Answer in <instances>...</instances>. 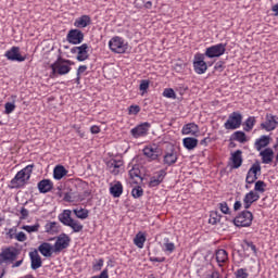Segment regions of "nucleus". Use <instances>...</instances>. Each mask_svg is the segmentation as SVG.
I'll use <instances>...</instances> for the list:
<instances>
[{
	"instance_id": "45",
	"label": "nucleus",
	"mask_w": 278,
	"mask_h": 278,
	"mask_svg": "<svg viewBox=\"0 0 278 278\" xmlns=\"http://www.w3.org/2000/svg\"><path fill=\"white\" fill-rule=\"evenodd\" d=\"M144 194V190L140 187L137 186L131 190V195L134 197V199H139Z\"/></svg>"
},
{
	"instance_id": "55",
	"label": "nucleus",
	"mask_w": 278,
	"mask_h": 278,
	"mask_svg": "<svg viewBox=\"0 0 278 278\" xmlns=\"http://www.w3.org/2000/svg\"><path fill=\"white\" fill-rule=\"evenodd\" d=\"M128 175H130L131 179L140 178V170L138 168H132L128 172Z\"/></svg>"
},
{
	"instance_id": "30",
	"label": "nucleus",
	"mask_w": 278,
	"mask_h": 278,
	"mask_svg": "<svg viewBox=\"0 0 278 278\" xmlns=\"http://www.w3.org/2000/svg\"><path fill=\"white\" fill-rule=\"evenodd\" d=\"M270 143V138L268 136H262L255 140L254 147L256 151H261L262 149H266Z\"/></svg>"
},
{
	"instance_id": "61",
	"label": "nucleus",
	"mask_w": 278,
	"mask_h": 278,
	"mask_svg": "<svg viewBox=\"0 0 278 278\" xmlns=\"http://www.w3.org/2000/svg\"><path fill=\"white\" fill-rule=\"evenodd\" d=\"M149 261L150 262L163 263V262H165V257L164 256H162V257L150 256Z\"/></svg>"
},
{
	"instance_id": "19",
	"label": "nucleus",
	"mask_w": 278,
	"mask_h": 278,
	"mask_svg": "<svg viewBox=\"0 0 278 278\" xmlns=\"http://www.w3.org/2000/svg\"><path fill=\"white\" fill-rule=\"evenodd\" d=\"M261 199V195L258 192L251 190L249 191L243 199V206L244 210H250L252 204Z\"/></svg>"
},
{
	"instance_id": "48",
	"label": "nucleus",
	"mask_w": 278,
	"mask_h": 278,
	"mask_svg": "<svg viewBox=\"0 0 278 278\" xmlns=\"http://www.w3.org/2000/svg\"><path fill=\"white\" fill-rule=\"evenodd\" d=\"M236 278H249L250 274L248 271L247 268H239L236 273H235Z\"/></svg>"
},
{
	"instance_id": "32",
	"label": "nucleus",
	"mask_w": 278,
	"mask_h": 278,
	"mask_svg": "<svg viewBox=\"0 0 278 278\" xmlns=\"http://www.w3.org/2000/svg\"><path fill=\"white\" fill-rule=\"evenodd\" d=\"M198 143H199V140L193 137H186L182 140V144H184L185 149H187V150L197 149Z\"/></svg>"
},
{
	"instance_id": "60",
	"label": "nucleus",
	"mask_w": 278,
	"mask_h": 278,
	"mask_svg": "<svg viewBox=\"0 0 278 278\" xmlns=\"http://www.w3.org/2000/svg\"><path fill=\"white\" fill-rule=\"evenodd\" d=\"M90 132H91L92 135L101 134V127H99V126H97V125H92V126L90 127Z\"/></svg>"
},
{
	"instance_id": "41",
	"label": "nucleus",
	"mask_w": 278,
	"mask_h": 278,
	"mask_svg": "<svg viewBox=\"0 0 278 278\" xmlns=\"http://www.w3.org/2000/svg\"><path fill=\"white\" fill-rule=\"evenodd\" d=\"M41 225L36 223L33 226L24 225L21 227L22 230L27 231L28 233L38 232L40 231Z\"/></svg>"
},
{
	"instance_id": "17",
	"label": "nucleus",
	"mask_w": 278,
	"mask_h": 278,
	"mask_svg": "<svg viewBox=\"0 0 278 278\" xmlns=\"http://www.w3.org/2000/svg\"><path fill=\"white\" fill-rule=\"evenodd\" d=\"M166 175H167V173L165 169H161V170L154 173V175L150 178L149 188H155V187L162 185Z\"/></svg>"
},
{
	"instance_id": "25",
	"label": "nucleus",
	"mask_w": 278,
	"mask_h": 278,
	"mask_svg": "<svg viewBox=\"0 0 278 278\" xmlns=\"http://www.w3.org/2000/svg\"><path fill=\"white\" fill-rule=\"evenodd\" d=\"M92 23L89 15H81L75 20L74 26L78 29H85Z\"/></svg>"
},
{
	"instance_id": "64",
	"label": "nucleus",
	"mask_w": 278,
	"mask_h": 278,
	"mask_svg": "<svg viewBox=\"0 0 278 278\" xmlns=\"http://www.w3.org/2000/svg\"><path fill=\"white\" fill-rule=\"evenodd\" d=\"M271 11L276 13V16H278V3L273 5Z\"/></svg>"
},
{
	"instance_id": "42",
	"label": "nucleus",
	"mask_w": 278,
	"mask_h": 278,
	"mask_svg": "<svg viewBox=\"0 0 278 278\" xmlns=\"http://www.w3.org/2000/svg\"><path fill=\"white\" fill-rule=\"evenodd\" d=\"M222 220V215L218 212H211L208 224L210 225H217Z\"/></svg>"
},
{
	"instance_id": "50",
	"label": "nucleus",
	"mask_w": 278,
	"mask_h": 278,
	"mask_svg": "<svg viewBox=\"0 0 278 278\" xmlns=\"http://www.w3.org/2000/svg\"><path fill=\"white\" fill-rule=\"evenodd\" d=\"M4 109H5V111H4L5 114L10 115L12 112H15L16 105L14 103L7 102L5 105H4Z\"/></svg>"
},
{
	"instance_id": "47",
	"label": "nucleus",
	"mask_w": 278,
	"mask_h": 278,
	"mask_svg": "<svg viewBox=\"0 0 278 278\" xmlns=\"http://www.w3.org/2000/svg\"><path fill=\"white\" fill-rule=\"evenodd\" d=\"M103 266H104L103 258L96 260V262L92 264V270L100 271V270H102Z\"/></svg>"
},
{
	"instance_id": "14",
	"label": "nucleus",
	"mask_w": 278,
	"mask_h": 278,
	"mask_svg": "<svg viewBox=\"0 0 278 278\" xmlns=\"http://www.w3.org/2000/svg\"><path fill=\"white\" fill-rule=\"evenodd\" d=\"M150 127L151 125L149 122H143L140 125H137L135 128H131L130 134L135 139L142 138L148 135Z\"/></svg>"
},
{
	"instance_id": "18",
	"label": "nucleus",
	"mask_w": 278,
	"mask_h": 278,
	"mask_svg": "<svg viewBox=\"0 0 278 278\" xmlns=\"http://www.w3.org/2000/svg\"><path fill=\"white\" fill-rule=\"evenodd\" d=\"M229 161L231 169H239L243 163L242 151L237 150L236 152H231Z\"/></svg>"
},
{
	"instance_id": "26",
	"label": "nucleus",
	"mask_w": 278,
	"mask_h": 278,
	"mask_svg": "<svg viewBox=\"0 0 278 278\" xmlns=\"http://www.w3.org/2000/svg\"><path fill=\"white\" fill-rule=\"evenodd\" d=\"M178 159L177 152L175 150H170L168 152H165V155H163V164L167 166H172L176 164Z\"/></svg>"
},
{
	"instance_id": "8",
	"label": "nucleus",
	"mask_w": 278,
	"mask_h": 278,
	"mask_svg": "<svg viewBox=\"0 0 278 278\" xmlns=\"http://www.w3.org/2000/svg\"><path fill=\"white\" fill-rule=\"evenodd\" d=\"M71 245V237L66 233L59 235L55 238L54 254H61Z\"/></svg>"
},
{
	"instance_id": "27",
	"label": "nucleus",
	"mask_w": 278,
	"mask_h": 278,
	"mask_svg": "<svg viewBox=\"0 0 278 278\" xmlns=\"http://www.w3.org/2000/svg\"><path fill=\"white\" fill-rule=\"evenodd\" d=\"M53 189V182L50 179H43L38 182V190L41 194H47Z\"/></svg>"
},
{
	"instance_id": "22",
	"label": "nucleus",
	"mask_w": 278,
	"mask_h": 278,
	"mask_svg": "<svg viewBox=\"0 0 278 278\" xmlns=\"http://www.w3.org/2000/svg\"><path fill=\"white\" fill-rule=\"evenodd\" d=\"M214 257L215 262L218 264V267H224V265L228 262V252L223 249L215 250Z\"/></svg>"
},
{
	"instance_id": "20",
	"label": "nucleus",
	"mask_w": 278,
	"mask_h": 278,
	"mask_svg": "<svg viewBox=\"0 0 278 278\" xmlns=\"http://www.w3.org/2000/svg\"><path fill=\"white\" fill-rule=\"evenodd\" d=\"M1 254L4 258V262H15L17 260L20 251L14 247H10L2 250Z\"/></svg>"
},
{
	"instance_id": "38",
	"label": "nucleus",
	"mask_w": 278,
	"mask_h": 278,
	"mask_svg": "<svg viewBox=\"0 0 278 278\" xmlns=\"http://www.w3.org/2000/svg\"><path fill=\"white\" fill-rule=\"evenodd\" d=\"M198 125L194 123H188L182 127V135H193L197 134L198 131Z\"/></svg>"
},
{
	"instance_id": "1",
	"label": "nucleus",
	"mask_w": 278,
	"mask_h": 278,
	"mask_svg": "<svg viewBox=\"0 0 278 278\" xmlns=\"http://www.w3.org/2000/svg\"><path fill=\"white\" fill-rule=\"evenodd\" d=\"M34 167L35 165L30 164L15 174L14 178L11 180V189L24 188L29 179H31Z\"/></svg>"
},
{
	"instance_id": "58",
	"label": "nucleus",
	"mask_w": 278,
	"mask_h": 278,
	"mask_svg": "<svg viewBox=\"0 0 278 278\" xmlns=\"http://www.w3.org/2000/svg\"><path fill=\"white\" fill-rule=\"evenodd\" d=\"M91 278H110V274H109L108 268H105L104 270H102V271L100 273V275L92 276Z\"/></svg>"
},
{
	"instance_id": "57",
	"label": "nucleus",
	"mask_w": 278,
	"mask_h": 278,
	"mask_svg": "<svg viewBox=\"0 0 278 278\" xmlns=\"http://www.w3.org/2000/svg\"><path fill=\"white\" fill-rule=\"evenodd\" d=\"M20 213H21V217H20L21 220H25L29 216V212L26 207H22Z\"/></svg>"
},
{
	"instance_id": "2",
	"label": "nucleus",
	"mask_w": 278,
	"mask_h": 278,
	"mask_svg": "<svg viewBox=\"0 0 278 278\" xmlns=\"http://www.w3.org/2000/svg\"><path fill=\"white\" fill-rule=\"evenodd\" d=\"M59 222H61L66 227L72 228L73 232L84 231V225L80 224L78 219L72 218V211L65 210L58 216Z\"/></svg>"
},
{
	"instance_id": "6",
	"label": "nucleus",
	"mask_w": 278,
	"mask_h": 278,
	"mask_svg": "<svg viewBox=\"0 0 278 278\" xmlns=\"http://www.w3.org/2000/svg\"><path fill=\"white\" fill-rule=\"evenodd\" d=\"M243 115L240 112H233L229 114L227 122L224 127L227 130H236L239 129L242 125Z\"/></svg>"
},
{
	"instance_id": "51",
	"label": "nucleus",
	"mask_w": 278,
	"mask_h": 278,
	"mask_svg": "<svg viewBox=\"0 0 278 278\" xmlns=\"http://www.w3.org/2000/svg\"><path fill=\"white\" fill-rule=\"evenodd\" d=\"M72 128L75 129V132L78 134L79 138L84 139L86 137V132L81 130V127L79 125L74 124Z\"/></svg>"
},
{
	"instance_id": "15",
	"label": "nucleus",
	"mask_w": 278,
	"mask_h": 278,
	"mask_svg": "<svg viewBox=\"0 0 278 278\" xmlns=\"http://www.w3.org/2000/svg\"><path fill=\"white\" fill-rule=\"evenodd\" d=\"M124 163L123 160H116V159H110L106 163L108 170L113 174L114 176H117L123 170Z\"/></svg>"
},
{
	"instance_id": "33",
	"label": "nucleus",
	"mask_w": 278,
	"mask_h": 278,
	"mask_svg": "<svg viewBox=\"0 0 278 278\" xmlns=\"http://www.w3.org/2000/svg\"><path fill=\"white\" fill-rule=\"evenodd\" d=\"M68 170L66 169V167H63L62 165H58L54 167L53 170V177L56 180H61L63 179V177L67 176Z\"/></svg>"
},
{
	"instance_id": "4",
	"label": "nucleus",
	"mask_w": 278,
	"mask_h": 278,
	"mask_svg": "<svg viewBox=\"0 0 278 278\" xmlns=\"http://www.w3.org/2000/svg\"><path fill=\"white\" fill-rule=\"evenodd\" d=\"M109 49L116 54H124L128 51V42L122 37L115 36L109 40Z\"/></svg>"
},
{
	"instance_id": "29",
	"label": "nucleus",
	"mask_w": 278,
	"mask_h": 278,
	"mask_svg": "<svg viewBox=\"0 0 278 278\" xmlns=\"http://www.w3.org/2000/svg\"><path fill=\"white\" fill-rule=\"evenodd\" d=\"M123 184L121 181H116L115 184H111L110 186V194L113 195L115 199L121 198L123 194Z\"/></svg>"
},
{
	"instance_id": "39",
	"label": "nucleus",
	"mask_w": 278,
	"mask_h": 278,
	"mask_svg": "<svg viewBox=\"0 0 278 278\" xmlns=\"http://www.w3.org/2000/svg\"><path fill=\"white\" fill-rule=\"evenodd\" d=\"M73 213L76 218H79L81 220H86L89 216V211L87 208H75L73 210Z\"/></svg>"
},
{
	"instance_id": "5",
	"label": "nucleus",
	"mask_w": 278,
	"mask_h": 278,
	"mask_svg": "<svg viewBox=\"0 0 278 278\" xmlns=\"http://www.w3.org/2000/svg\"><path fill=\"white\" fill-rule=\"evenodd\" d=\"M262 174V167L260 162H255L251 168L248 169L245 176V189L249 190L253 184L258 179V176Z\"/></svg>"
},
{
	"instance_id": "7",
	"label": "nucleus",
	"mask_w": 278,
	"mask_h": 278,
	"mask_svg": "<svg viewBox=\"0 0 278 278\" xmlns=\"http://www.w3.org/2000/svg\"><path fill=\"white\" fill-rule=\"evenodd\" d=\"M207 63L205 61V54L195 53L193 55V71L195 74L202 75L207 72Z\"/></svg>"
},
{
	"instance_id": "37",
	"label": "nucleus",
	"mask_w": 278,
	"mask_h": 278,
	"mask_svg": "<svg viewBox=\"0 0 278 278\" xmlns=\"http://www.w3.org/2000/svg\"><path fill=\"white\" fill-rule=\"evenodd\" d=\"M45 230L50 235L58 233L60 231V224L58 222H48L45 226Z\"/></svg>"
},
{
	"instance_id": "63",
	"label": "nucleus",
	"mask_w": 278,
	"mask_h": 278,
	"mask_svg": "<svg viewBox=\"0 0 278 278\" xmlns=\"http://www.w3.org/2000/svg\"><path fill=\"white\" fill-rule=\"evenodd\" d=\"M210 278H219V273L218 271H212L210 275Z\"/></svg>"
},
{
	"instance_id": "35",
	"label": "nucleus",
	"mask_w": 278,
	"mask_h": 278,
	"mask_svg": "<svg viewBox=\"0 0 278 278\" xmlns=\"http://www.w3.org/2000/svg\"><path fill=\"white\" fill-rule=\"evenodd\" d=\"M163 245H162V251L167 253V254H173L175 252V243L170 241V239L165 238L163 239Z\"/></svg>"
},
{
	"instance_id": "43",
	"label": "nucleus",
	"mask_w": 278,
	"mask_h": 278,
	"mask_svg": "<svg viewBox=\"0 0 278 278\" xmlns=\"http://www.w3.org/2000/svg\"><path fill=\"white\" fill-rule=\"evenodd\" d=\"M17 233V227H11L7 229L5 237L9 240H15Z\"/></svg>"
},
{
	"instance_id": "44",
	"label": "nucleus",
	"mask_w": 278,
	"mask_h": 278,
	"mask_svg": "<svg viewBox=\"0 0 278 278\" xmlns=\"http://www.w3.org/2000/svg\"><path fill=\"white\" fill-rule=\"evenodd\" d=\"M162 97L175 100L176 99V92L172 88H166L165 90H163Z\"/></svg>"
},
{
	"instance_id": "3",
	"label": "nucleus",
	"mask_w": 278,
	"mask_h": 278,
	"mask_svg": "<svg viewBox=\"0 0 278 278\" xmlns=\"http://www.w3.org/2000/svg\"><path fill=\"white\" fill-rule=\"evenodd\" d=\"M74 65H75L74 61L58 58V60L50 67L52 68L54 74H59L62 76V75H67L72 71L71 66H74Z\"/></svg>"
},
{
	"instance_id": "54",
	"label": "nucleus",
	"mask_w": 278,
	"mask_h": 278,
	"mask_svg": "<svg viewBox=\"0 0 278 278\" xmlns=\"http://www.w3.org/2000/svg\"><path fill=\"white\" fill-rule=\"evenodd\" d=\"M218 206L223 214H228L230 212V208L228 207V204L226 202L219 203Z\"/></svg>"
},
{
	"instance_id": "12",
	"label": "nucleus",
	"mask_w": 278,
	"mask_h": 278,
	"mask_svg": "<svg viewBox=\"0 0 278 278\" xmlns=\"http://www.w3.org/2000/svg\"><path fill=\"white\" fill-rule=\"evenodd\" d=\"M278 127V116L274 114L265 115V122L261 124V128L267 132L274 131Z\"/></svg>"
},
{
	"instance_id": "31",
	"label": "nucleus",
	"mask_w": 278,
	"mask_h": 278,
	"mask_svg": "<svg viewBox=\"0 0 278 278\" xmlns=\"http://www.w3.org/2000/svg\"><path fill=\"white\" fill-rule=\"evenodd\" d=\"M147 242V235L144 232H137V235L134 238V244L135 247L139 249H143L144 244Z\"/></svg>"
},
{
	"instance_id": "23",
	"label": "nucleus",
	"mask_w": 278,
	"mask_h": 278,
	"mask_svg": "<svg viewBox=\"0 0 278 278\" xmlns=\"http://www.w3.org/2000/svg\"><path fill=\"white\" fill-rule=\"evenodd\" d=\"M38 251L45 257H51L54 254V247L50 242H43L38 247Z\"/></svg>"
},
{
	"instance_id": "46",
	"label": "nucleus",
	"mask_w": 278,
	"mask_h": 278,
	"mask_svg": "<svg viewBox=\"0 0 278 278\" xmlns=\"http://www.w3.org/2000/svg\"><path fill=\"white\" fill-rule=\"evenodd\" d=\"M149 86H150V81L148 79H142L140 81L139 89L140 91H142L141 96H144L148 92Z\"/></svg>"
},
{
	"instance_id": "34",
	"label": "nucleus",
	"mask_w": 278,
	"mask_h": 278,
	"mask_svg": "<svg viewBox=\"0 0 278 278\" xmlns=\"http://www.w3.org/2000/svg\"><path fill=\"white\" fill-rule=\"evenodd\" d=\"M230 140L239 143L248 142V137L245 136L244 131L237 130L233 135L230 136Z\"/></svg>"
},
{
	"instance_id": "10",
	"label": "nucleus",
	"mask_w": 278,
	"mask_h": 278,
	"mask_svg": "<svg viewBox=\"0 0 278 278\" xmlns=\"http://www.w3.org/2000/svg\"><path fill=\"white\" fill-rule=\"evenodd\" d=\"M72 54H76V61L85 62L89 59V47L87 43H83L81 46H75L71 49Z\"/></svg>"
},
{
	"instance_id": "49",
	"label": "nucleus",
	"mask_w": 278,
	"mask_h": 278,
	"mask_svg": "<svg viewBox=\"0 0 278 278\" xmlns=\"http://www.w3.org/2000/svg\"><path fill=\"white\" fill-rule=\"evenodd\" d=\"M244 245L247 247V250L251 249L254 255H257V248L256 244H254L252 241H243Z\"/></svg>"
},
{
	"instance_id": "36",
	"label": "nucleus",
	"mask_w": 278,
	"mask_h": 278,
	"mask_svg": "<svg viewBox=\"0 0 278 278\" xmlns=\"http://www.w3.org/2000/svg\"><path fill=\"white\" fill-rule=\"evenodd\" d=\"M257 119L255 116H249L244 124H243V130L245 132H251L253 130V127L256 126Z\"/></svg>"
},
{
	"instance_id": "53",
	"label": "nucleus",
	"mask_w": 278,
	"mask_h": 278,
	"mask_svg": "<svg viewBox=\"0 0 278 278\" xmlns=\"http://www.w3.org/2000/svg\"><path fill=\"white\" fill-rule=\"evenodd\" d=\"M139 112H140L139 105H131L128 108V114L130 115H138Z\"/></svg>"
},
{
	"instance_id": "13",
	"label": "nucleus",
	"mask_w": 278,
	"mask_h": 278,
	"mask_svg": "<svg viewBox=\"0 0 278 278\" xmlns=\"http://www.w3.org/2000/svg\"><path fill=\"white\" fill-rule=\"evenodd\" d=\"M85 40V34L84 31L79 29H71L67 31L66 35V41L72 43V45H79L83 43Z\"/></svg>"
},
{
	"instance_id": "9",
	"label": "nucleus",
	"mask_w": 278,
	"mask_h": 278,
	"mask_svg": "<svg viewBox=\"0 0 278 278\" xmlns=\"http://www.w3.org/2000/svg\"><path fill=\"white\" fill-rule=\"evenodd\" d=\"M226 47H227L226 43L210 46L208 48L205 49V52L203 55L204 58H210V59L222 58L226 52Z\"/></svg>"
},
{
	"instance_id": "21",
	"label": "nucleus",
	"mask_w": 278,
	"mask_h": 278,
	"mask_svg": "<svg viewBox=\"0 0 278 278\" xmlns=\"http://www.w3.org/2000/svg\"><path fill=\"white\" fill-rule=\"evenodd\" d=\"M29 257L31 270H38L42 267V258L37 250L29 252Z\"/></svg>"
},
{
	"instance_id": "56",
	"label": "nucleus",
	"mask_w": 278,
	"mask_h": 278,
	"mask_svg": "<svg viewBox=\"0 0 278 278\" xmlns=\"http://www.w3.org/2000/svg\"><path fill=\"white\" fill-rule=\"evenodd\" d=\"M224 70H225V66H224V62L223 61H218L217 63H215L214 71L223 73Z\"/></svg>"
},
{
	"instance_id": "24",
	"label": "nucleus",
	"mask_w": 278,
	"mask_h": 278,
	"mask_svg": "<svg viewBox=\"0 0 278 278\" xmlns=\"http://www.w3.org/2000/svg\"><path fill=\"white\" fill-rule=\"evenodd\" d=\"M260 156L262 157V163L264 164H271L275 159V152L270 148H266L261 151Z\"/></svg>"
},
{
	"instance_id": "16",
	"label": "nucleus",
	"mask_w": 278,
	"mask_h": 278,
	"mask_svg": "<svg viewBox=\"0 0 278 278\" xmlns=\"http://www.w3.org/2000/svg\"><path fill=\"white\" fill-rule=\"evenodd\" d=\"M4 56L13 62H25L26 56L20 53V47L13 46L9 51L5 52Z\"/></svg>"
},
{
	"instance_id": "11",
	"label": "nucleus",
	"mask_w": 278,
	"mask_h": 278,
	"mask_svg": "<svg viewBox=\"0 0 278 278\" xmlns=\"http://www.w3.org/2000/svg\"><path fill=\"white\" fill-rule=\"evenodd\" d=\"M253 222V214L252 212L244 211L240 213L236 218H235V225L237 227H249L252 225Z\"/></svg>"
},
{
	"instance_id": "59",
	"label": "nucleus",
	"mask_w": 278,
	"mask_h": 278,
	"mask_svg": "<svg viewBox=\"0 0 278 278\" xmlns=\"http://www.w3.org/2000/svg\"><path fill=\"white\" fill-rule=\"evenodd\" d=\"M88 70L87 65H80L78 71H76V76H81L84 75Z\"/></svg>"
},
{
	"instance_id": "62",
	"label": "nucleus",
	"mask_w": 278,
	"mask_h": 278,
	"mask_svg": "<svg viewBox=\"0 0 278 278\" xmlns=\"http://www.w3.org/2000/svg\"><path fill=\"white\" fill-rule=\"evenodd\" d=\"M273 149L276 150V152H277L276 164H278V138H277L276 144H274Z\"/></svg>"
},
{
	"instance_id": "40",
	"label": "nucleus",
	"mask_w": 278,
	"mask_h": 278,
	"mask_svg": "<svg viewBox=\"0 0 278 278\" xmlns=\"http://www.w3.org/2000/svg\"><path fill=\"white\" fill-rule=\"evenodd\" d=\"M254 184H255V186H254V192L261 193V194H263V193L266 192V187H267V185H266L265 181L257 180V181H255Z\"/></svg>"
},
{
	"instance_id": "28",
	"label": "nucleus",
	"mask_w": 278,
	"mask_h": 278,
	"mask_svg": "<svg viewBox=\"0 0 278 278\" xmlns=\"http://www.w3.org/2000/svg\"><path fill=\"white\" fill-rule=\"evenodd\" d=\"M143 155L151 161H155L159 156V151L156 146H146L143 148Z\"/></svg>"
},
{
	"instance_id": "52",
	"label": "nucleus",
	"mask_w": 278,
	"mask_h": 278,
	"mask_svg": "<svg viewBox=\"0 0 278 278\" xmlns=\"http://www.w3.org/2000/svg\"><path fill=\"white\" fill-rule=\"evenodd\" d=\"M14 240H17L18 242H25L27 241V235L23 231L17 232Z\"/></svg>"
}]
</instances>
